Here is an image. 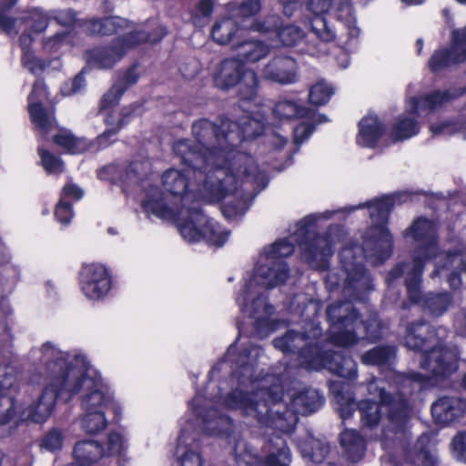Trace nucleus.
I'll return each mask as SVG.
<instances>
[{
    "label": "nucleus",
    "mask_w": 466,
    "mask_h": 466,
    "mask_svg": "<svg viewBox=\"0 0 466 466\" xmlns=\"http://www.w3.org/2000/svg\"><path fill=\"white\" fill-rule=\"evenodd\" d=\"M174 152L181 157L184 167L169 168L161 177L162 185L173 200L164 197L157 187L145 181L142 186L145 212L177 222L179 213L187 215L189 208L199 206V200L214 203L228 198L232 200L222 207L228 218L241 216L248 209L251 197L238 189V177L230 173V170H239L242 164L248 165L246 168H252L248 157L235 159L223 150L208 151L197 139L194 147L187 139L176 142Z\"/></svg>",
    "instance_id": "nucleus-1"
},
{
    "label": "nucleus",
    "mask_w": 466,
    "mask_h": 466,
    "mask_svg": "<svg viewBox=\"0 0 466 466\" xmlns=\"http://www.w3.org/2000/svg\"><path fill=\"white\" fill-rule=\"evenodd\" d=\"M392 206V198L387 196L343 208V211L353 212L358 208H368L371 226L363 237L362 247L350 242L344 244L339 252L340 271L328 274L325 280L327 289L335 290L341 288L345 296L360 299L372 288L371 279L363 269L361 261L365 257L371 264L377 265L390 258L392 236L386 224Z\"/></svg>",
    "instance_id": "nucleus-2"
},
{
    "label": "nucleus",
    "mask_w": 466,
    "mask_h": 466,
    "mask_svg": "<svg viewBox=\"0 0 466 466\" xmlns=\"http://www.w3.org/2000/svg\"><path fill=\"white\" fill-rule=\"evenodd\" d=\"M246 366H253V374L247 373L249 403L244 401H228L227 405L240 408L247 416L258 419L268 423L266 417L270 419L281 432L290 433L297 421V414L308 415L321 407L323 398L318 390H307L291 400L293 410L288 409L282 400L284 375H263L258 368V359L262 354L260 348L249 345L245 348Z\"/></svg>",
    "instance_id": "nucleus-3"
},
{
    "label": "nucleus",
    "mask_w": 466,
    "mask_h": 466,
    "mask_svg": "<svg viewBox=\"0 0 466 466\" xmlns=\"http://www.w3.org/2000/svg\"><path fill=\"white\" fill-rule=\"evenodd\" d=\"M246 350L244 349L237 354V343L229 346L225 359L218 362L212 370L210 376L215 379L221 372L231 371L229 384L230 391L225 397L222 393L209 394L208 397L201 393H197L190 402L192 414L181 421V429L187 426L189 432L199 439L200 433L209 437H225L228 446L231 445L232 438L235 435L230 434L231 420L218 406L227 410H239L243 414L246 413L240 408H233L227 405L230 401H244L249 403L247 373L253 374V366H246ZM182 430H180L181 431Z\"/></svg>",
    "instance_id": "nucleus-4"
},
{
    "label": "nucleus",
    "mask_w": 466,
    "mask_h": 466,
    "mask_svg": "<svg viewBox=\"0 0 466 466\" xmlns=\"http://www.w3.org/2000/svg\"><path fill=\"white\" fill-rule=\"evenodd\" d=\"M294 244L280 239L266 247L259 255L254 269L244 276V283L236 295V302L244 316L251 319L259 337L268 336L277 329L274 309L267 302L263 290L284 283L288 268L282 258L291 255Z\"/></svg>",
    "instance_id": "nucleus-5"
},
{
    "label": "nucleus",
    "mask_w": 466,
    "mask_h": 466,
    "mask_svg": "<svg viewBox=\"0 0 466 466\" xmlns=\"http://www.w3.org/2000/svg\"><path fill=\"white\" fill-rule=\"evenodd\" d=\"M265 112L258 109L251 114L242 116L238 123L230 120H222L219 127L212 122L202 119L196 122L192 127V132L204 147L211 152L223 150L230 154L235 159L240 157H248L252 163V168H246L248 165L242 164L239 170H230L234 177H238V189L244 183L251 184L255 188L261 190L268 182V177L263 170H260L255 159L248 154L238 149V145L245 140L254 139L263 134Z\"/></svg>",
    "instance_id": "nucleus-6"
},
{
    "label": "nucleus",
    "mask_w": 466,
    "mask_h": 466,
    "mask_svg": "<svg viewBox=\"0 0 466 466\" xmlns=\"http://www.w3.org/2000/svg\"><path fill=\"white\" fill-rule=\"evenodd\" d=\"M62 360H56L59 368L62 400L70 401L81 395L83 410L105 411L112 401V390L101 373L94 368L86 356L75 350L64 351Z\"/></svg>",
    "instance_id": "nucleus-7"
},
{
    "label": "nucleus",
    "mask_w": 466,
    "mask_h": 466,
    "mask_svg": "<svg viewBox=\"0 0 466 466\" xmlns=\"http://www.w3.org/2000/svg\"><path fill=\"white\" fill-rule=\"evenodd\" d=\"M437 339L434 332L425 322L409 326L405 336L406 346L412 350H420L424 355L421 368L424 374L412 373L404 378L401 382L400 395H405L406 389L420 391L431 386L438 385L440 380L453 373L458 369V352L456 350H447L434 347Z\"/></svg>",
    "instance_id": "nucleus-8"
},
{
    "label": "nucleus",
    "mask_w": 466,
    "mask_h": 466,
    "mask_svg": "<svg viewBox=\"0 0 466 466\" xmlns=\"http://www.w3.org/2000/svg\"><path fill=\"white\" fill-rule=\"evenodd\" d=\"M405 238H411L417 243V250L412 263L399 265L390 272L392 279L412 271L422 273L424 262L434 255L436 269L433 277L447 278L451 287L454 289L461 285L459 272L462 268L466 271L463 257L461 252L436 254V228L432 221L425 218L417 219L406 231Z\"/></svg>",
    "instance_id": "nucleus-9"
},
{
    "label": "nucleus",
    "mask_w": 466,
    "mask_h": 466,
    "mask_svg": "<svg viewBox=\"0 0 466 466\" xmlns=\"http://www.w3.org/2000/svg\"><path fill=\"white\" fill-rule=\"evenodd\" d=\"M309 325V333L295 334L290 330L283 337L274 339L275 348L284 353L297 352L299 364L306 369L315 370L327 369L342 378H355L357 365L351 358L338 352L321 354L317 347L308 342V339H316L321 334L318 324L311 322Z\"/></svg>",
    "instance_id": "nucleus-10"
},
{
    "label": "nucleus",
    "mask_w": 466,
    "mask_h": 466,
    "mask_svg": "<svg viewBox=\"0 0 466 466\" xmlns=\"http://www.w3.org/2000/svg\"><path fill=\"white\" fill-rule=\"evenodd\" d=\"M64 356V350L51 342H46L39 349L31 351L32 359L40 364L39 373L45 387L37 401L32 402L20 411L21 421L45 422L54 410L56 400H62L59 374L61 368L56 360H62Z\"/></svg>",
    "instance_id": "nucleus-11"
},
{
    "label": "nucleus",
    "mask_w": 466,
    "mask_h": 466,
    "mask_svg": "<svg viewBox=\"0 0 466 466\" xmlns=\"http://www.w3.org/2000/svg\"><path fill=\"white\" fill-rule=\"evenodd\" d=\"M368 398L359 402L362 427L375 429L387 413V419L395 430L400 429L409 415L407 400L398 396L393 398L385 388V382L373 379L367 384Z\"/></svg>",
    "instance_id": "nucleus-12"
},
{
    "label": "nucleus",
    "mask_w": 466,
    "mask_h": 466,
    "mask_svg": "<svg viewBox=\"0 0 466 466\" xmlns=\"http://www.w3.org/2000/svg\"><path fill=\"white\" fill-rule=\"evenodd\" d=\"M330 323L329 339L337 346L349 347L366 335L370 340L380 336V324L376 315H372L368 323L359 319L351 302L345 301L330 305L327 309Z\"/></svg>",
    "instance_id": "nucleus-13"
},
{
    "label": "nucleus",
    "mask_w": 466,
    "mask_h": 466,
    "mask_svg": "<svg viewBox=\"0 0 466 466\" xmlns=\"http://www.w3.org/2000/svg\"><path fill=\"white\" fill-rule=\"evenodd\" d=\"M262 427L266 428L267 435H268V442L266 446L268 455L262 459L250 448L248 447L247 443L237 438L233 439L231 445L229 446V453L234 454L235 459L238 462H243L247 466H289L291 462V453L287 446V441L281 434L279 429L275 425H272V420L266 417L268 421H261L256 419Z\"/></svg>",
    "instance_id": "nucleus-14"
},
{
    "label": "nucleus",
    "mask_w": 466,
    "mask_h": 466,
    "mask_svg": "<svg viewBox=\"0 0 466 466\" xmlns=\"http://www.w3.org/2000/svg\"><path fill=\"white\" fill-rule=\"evenodd\" d=\"M306 6L315 15L311 22L312 33L321 41L329 42L335 37L334 31L328 25L323 16L331 11H334L336 18L344 24L350 38H356L360 35L350 3L341 2V0H306Z\"/></svg>",
    "instance_id": "nucleus-15"
},
{
    "label": "nucleus",
    "mask_w": 466,
    "mask_h": 466,
    "mask_svg": "<svg viewBox=\"0 0 466 466\" xmlns=\"http://www.w3.org/2000/svg\"><path fill=\"white\" fill-rule=\"evenodd\" d=\"M457 96L454 92L444 90L435 91L419 97H410L408 100L407 112L400 115L392 127V138L404 140L417 135L420 126L416 116L441 108Z\"/></svg>",
    "instance_id": "nucleus-16"
},
{
    "label": "nucleus",
    "mask_w": 466,
    "mask_h": 466,
    "mask_svg": "<svg viewBox=\"0 0 466 466\" xmlns=\"http://www.w3.org/2000/svg\"><path fill=\"white\" fill-rule=\"evenodd\" d=\"M176 224L183 238L189 243L204 240L209 245L221 247L229 237V231L206 216L200 206L189 208L187 215L180 212Z\"/></svg>",
    "instance_id": "nucleus-17"
},
{
    "label": "nucleus",
    "mask_w": 466,
    "mask_h": 466,
    "mask_svg": "<svg viewBox=\"0 0 466 466\" xmlns=\"http://www.w3.org/2000/svg\"><path fill=\"white\" fill-rule=\"evenodd\" d=\"M215 85L221 89L238 86L239 96L244 101L256 98L258 77L255 70L247 67L236 56L222 60L214 73Z\"/></svg>",
    "instance_id": "nucleus-18"
},
{
    "label": "nucleus",
    "mask_w": 466,
    "mask_h": 466,
    "mask_svg": "<svg viewBox=\"0 0 466 466\" xmlns=\"http://www.w3.org/2000/svg\"><path fill=\"white\" fill-rule=\"evenodd\" d=\"M166 35L163 26L157 27L155 35H143L140 38L127 40V35L116 36L106 45L86 53V61L99 68H110L119 62L129 51L146 42H157Z\"/></svg>",
    "instance_id": "nucleus-19"
},
{
    "label": "nucleus",
    "mask_w": 466,
    "mask_h": 466,
    "mask_svg": "<svg viewBox=\"0 0 466 466\" xmlns=\"http://www.w3.org/2000/svg\"><path fill=\"white\" fill-rule=\"evenodd\" d=\"M343 237V229L331 227L326 236H319L311 240L299 242L303 258L312 267L323 269L327 267L329 258L333 254L337 241Z\"/></svg>",
    "instance_id": "nucleus-20"
},
{
    "label": "nucleus",
    "mask_w": 466,
    "mask_h": 466,
    "mask_svg": "<svg viewBox=\"0 0 466 466\" xmlns=\"http://www.w3.org/2000/svg\"><path fill=\"white\" fill-rule=\"evenodd\" d=\"M123 93L124 88L122 85L116 84L104 95L101 100V109L105 114V121L107 129L96 138V143L100 148L106 147L115 141L117 130L127 122L126 115L123 116L117 108H111L117 103Z\"/></svg>",
    "instance_id": "nucleus-21"
},
{
    "label": "nucleus",
    "mask_w": 466,
    "mask_h": 466,
    "mask_svg": "<svg viewBox=\"0 0 466 466\" xmlns=\"http://www.w3.org/2000/svg\"><path fill=\"white\" fill-rule=\"evenodd\" d=\"M82 293L91 300L106 297L112 287V279L107 268L98 263L84 265L79 274Z\"/></svg>",
    "instance_id": "nucleus-22"
},
{
    "label": "nucleus",
    "mask_w": 466,
    "mask_h": 466,
    "mask_svg": "<svg viewBox=\"0 0 466 466\" xmlns=\"http://www.w3.org/2000/svg\"><path fill=\"white\" fill-rule=\"evenodd\" d=\"M404 274L407 275L405 283L409 298L412 302L420 304L433 316H440L448 309L451 298L447 293L437 295L429 293L423 297L420 296V281L422 273L416 274V271H412Z\"/></svg>",
    "instance_id": "nucleus-23"
},
{
    "label": "nucleus",
    "mask_w": 466,
    "mask_h": 466,
    "mask_svg": "<svg viewBox=\"0 0 466 466\" xmlns=\"http://www.w3.org/2000/svg\"><path fill=\"white\" fill-rule=\"evenodd\" d=\"M466 61V26L452 30L450 48L436 51L429 60L431 71Z\"/></svg>",
    "instance_id": "nucleus-24"
},
{
    "label": "nucleus",
    "mask_w": 466,
    "mask_h": 466,
    "mask_svg": "<svg viewBox=\"0 0 466 466\" xmlns=\"http://www.w3.org/2000/svg\"><path fill=\"white\" fill-rule=\"evenodd\" d=\"M46 97L47 92L45 84L37 80L28 96V111L31 121L43 135H46L56 128L53 112L47 111L42 106Z\"/></svg>",
    "instance_id": "nucleus-25"
},
{
    "label": "nucleus",
    "mask_w": 466,
    "mask_h": 466,
    "mask_svg": "<svg viewBox=\"0 0 466 466\" xmlns=\"http://www.w3.org/2000/svg\"><path fill=\"white\" fill-rule=\"evenodd\" d=\"M173 466H205V459L201 452L200 441L189 429L183 427L175 449Z\"/></svg>",
    "instance_id": "nucleus-26"
},
{
    "label": "nucleus",
    "mask_w": 466,
    "mask_h": 466,
    "mask_svg": "<svg viewBox=\"0 0 466 466\" xmlns=\"http://www.w3.org/2000/svg\"><path fill=\"white\" fill-rule=\"evenodd\" d=\"M15 376L13 368L0 367V424L21 421L20 412L16 411L15 401L11 396Z\"/></svg>",
    "instance_id": "nucleus-27"
},
{
    "label": "nucleus",
    "mask_w": 466,
    "mask_h": 466,
    "mask_svg": "<svg viewBox=\"0 0 466 466\" xmlns=\"http://www.w3.org/2000/svg\"><path fill=\"white\" fill-rule=\"evenodd\" d=\"M264 78L281 85H290L299 81L298 64L290 56H276L262 69Z\"/></svg>",
    "instance_id": "nucleus-28"
},
{
    "label": "nucleus",
    "mask_w": 466,
    "mask_h": 466,
    "mask_svg": "<svg viewBox=\"0 0 466 466\" xmlns=\"http://www.w3.org/2000/svg\"><path fill=\"white\" fill-rule=\"evenodd\" d=\"M85 26L90 34H116V36L127 35V40L140 38L143 35H148L144 31L134 29L127 20L121 17H107L103 20L94 18L87 21Z\"/></svg>",
    "instance_id": "nucleus-29"
},
{
    "label": "nucleus",
    "mask_w": 466,
    "mask_h": 466,
    "mask_svg": "<svg viewBox=\"0 0 466 466\" xmlns=\"http://www.w3.org/2000/svg\"><path fill=\"white\" fill-rule=\"evenodd\" d=\"M253 31L268 33L276 31L279 42L286 46H296L303 37V31L295 25H286L279 27V17L270 16L265 21H257L252 26Z\"/></svg>",
    "instance_id": "nucleus-30"
},
{
    "label": "nucleus",
    "mask_w": 466,
    "mask_h": 466,
    "mask_svg": "<svg viewBox=\"0 0 466 466\" xmlns=\"http://www.w3.org/2000/svg\"><path fill=\"white\" fill-rule=\"evenodd\" d=\"M386 132V126L376 115L363 116L358 124L356 143L361 147H375Z\"/></svg>",
    "instance_id": "nucleus-31"
},
{
    "label": "nucleus",
    "mask_w": 466,
    "mask_h": 466,
    "mask_svg": "<svg viewBox=\"0 0 466 466\" xmlns=\"http://www.w3.org/2000/svg\"><path fill=\"white\" fill-rule=\"evenodd\" d=\"M236 19L230 15V16L218 19L214 24L211 35L215 42L219 45H227L240 36L244 30L250 29L253 31L252 26L256 22H252L248 25L239 26Z\"/></svg>",
    "instance_id": "nucleus-32"
},
{
    "label": "nucleus",
    "mask_w": 466,
    "mask_h": 466,
    "mask_svg": "<svg viewBox=\"0 0 466 466\" xmlns=\"http://www.w3.org/2000/svg\"><path fill=\"white\" fill-rule=\"evenodd\" d=\"M464 402L457 398H441L431 406V413L438 423L447 424L464 412Z\"/></svg>",
    "instance_id": "nucleus-33"
},
{
    "label": "nucleus",
    "mask_w": 466,
    "mask_h": 466,
    "mask_svg": "<svg viewBox=\"0 0 466 466\" xmlns=\"http://www.w3.org/2000/svg\"><path fill=\"white\" fill-rule=\"evenodd\" d=\"M103 457V445L98 441H81L76 443L74 448L75 461L66 466H96Z\"/></svg>",
    "instance_id": "nucleus-34"
},
{
    "label": "nucleus",
    "mask_w": 466,
    "mask_h": 466,
    "mask_svg": "<svg viewBox=\"0 0 466 466\" xmlns=\"http://www.w3.org/2000/svg\"><path fill=\"white\" fill-rule=\"evenodd\" d=\"M236 57L241 63H257L270 51L269 46L260 40H244L233 45Z\"/></svg>",
    "instance_id": "nucleus-35"
},
{
    "label": "nucleus",
    "mask_w": 466,
    "mask_h": 466,
    "mask_svg": "<svg viewBox=\"0 0 466 466\" xmlns=\"http://www.w3.org/2000/svg\"><path fill=\"white\" fill-rule=\"evenodd\" d=\"M129 447V434L124 429L111 431L103 446L104 457H116L125 460Z\"/></svg>",
    "instance_id": "nucleus-36"
},
{
    "label": "nucleus",
    "mask_w": 466,
    "mask_h": 466,
    "mask_svg": "<svg viewBox=\"0 0 466 466\" xmlns=\"http://www.w3.org/2000/svg\"><path fill=\"white\" fill-rule=\"evenodd\" d=\"M298 448L304 459L312 463H321L329 452V445L311 435L298 443Z\"/></svg>",
    "instance_id": "nucleus-37"
},
{
    "label": "nucleus",
    "mask_w": 466,
    "mask_h": 466,
    "mask_svg": "<svg viewBox=\"0 0 466 466\" xmlns=\"http://www.w3.org/2000/svg\"><path fill=\"white\" fill-rule=\"evenodd\" d=\"M340 445L350 460H360L365 452V441L356 430H345L340 434Z\"/></svg>",
    "instance_id": "nucleus-38"
},
{
    "label": "nucleus",
    "mask_w": 466,
    "mask_h": 466,
    "mask_svg": "<svg viewBox=\"0 0 466 466\" xmlns=\"http://www.w3.org/2000/svg\"><path fill=\"white\" fill-rule=\"evenodd\" d=\"M83 411L84 415L80 420V427L86 434H98L106 429L108 420L105 411Z\"/></svg>",
    "instance_id": "nucleus-39"
},
{
    "label": "nucleus",
    "mask_w": 466,
    "mask_h": 466,
    "mask_svg": "<svg viewBox=\"0 0 466 466\" xmlns=\"http://www.w3.org/2000/svg\"><path fill=\"white\" fill-rule=\"evenodd\" d=\"M54 142L70 154H80L89 147L86 140L74 137L68 130H62L56 135Z\"/></svg>",
    "instance_id": "nucleus-40"
},
{
    "label": "nucleus",
    "mask_w": 466,
    "mask_h": 466,
    "mask_svg": "<svg viewBox=\"0 0 466 466\" xmlns=\"http://www.w3.org/2000/svg\"><path fill=\"white\" fill-rule=\"evenodd\" d=\"M308 114V110L300 106L296 101L282 99L274 106L273 115L279 120H288L293 117H302Z\"/></svg>",
    "instance_id": "nucleus-41"
},
{
    "label": "nucleus",
    "mask_w": 466,
    "mask_h": 466,
    "mask_svg": "<svg viewBox=\"0 0 466 466\" xmlns=\"http://www.w3.org/2000/svg\"><path fill=\"white\" fill-rule=\"evenodd\" d=\"M261 8L259 0H244L240 4L231 2L228 5L227 10L232 16L238 18H248L257 15Z\"/></svg>",
    "instance_id": "nucleus-42"
},
{
    "label": "nucleus",
    "mask_w": 466,
    "mask_h": 466,
    "mask_svg": "<svg viewBox=\"0 0 466 466\" xmlns=\"http://www.w3.org/2000/svg\"><path fill=\"white\" fill-rule=\"evenodd\" d=\"M31 43V35L24 34L20 36V46L23 49L22 62L24 66L26 67L30 72L33 74H37L43 70L44 64L27 49Z\"/></svg>",
    "instance_id": "nucleus-43"
},
{
    "label": "nucleus",
    "mask_w": 466,
    "mask_h": 466,
    "mask_svg": "<svg viewBox=\"0 0 466 466\" xmlns=\"http://www.w3.org/2000/svg\"><path fill=\"white\" fill-rule=\"evenodd\" d=\"M334 94V87L325 80L316 82L309 89V101L316 106L326 104Z\"/></svg>",
    "instance_id": "nucleus-44"
},
{
    "label": "nucleus",
    "mask_w": 466,
    "mask_h": 466,
    "mask_svg": "<svg viewBox=\"0 0 466 466\" xmlns=\"http://www.w3.org/2000/svg\"><path fill=\"white\" fill-rule=\"evenodd\" d=\"M395 354L391 347H377L364 353L361 361L366 365H380L388 361Z\"/></svg>",
    "instance_id": "nucleus-45"
},
{
    "label": "nucleus",
    "mask_w": 466,
    "mask_h": 466,
    "mask_svg": "<svg viewBox=\"0 0 466 466\" xmlns=\"http://www.w3.org/2000/svg\"><path fill=\"white\" fill-rule=\"evenodd\" d=\"M430 130L433 136H450L455 133H461L463 138H466V127L464 124L443 121L431 125Z\"/></svg>",
    "instance_id": "nucleus-46"
},
{
    "label": "nucleus",
    "mask_w": 466,
    "mask_h": 466,
    "mask_svg": "<svg viewBox=\"0 0 466 466\" xmlns=\"http://www.w3.org/2000/svg\"><path fill=\"white\" fill-rule=\"evenodd\" d=\"M38 154L41 158V164L47 173L58 174L63 171V163L57 157L42 147H39Z\"/></svg>",
    "instance_id": "nucleus-47"
},
{
    "label": "nucleus",
    "mask_w": 466,
    "mask_h": 466,
    "mask_svg": "<svg viewBox=\"0 0 466 466\" xmlns=\"http://www.w3.org/2000/svg\"><path fill=\"white\" fill-rule=\"evenodd\" d=\"M335 398L341 419L344 420L350 418L356 409L353 396L351 394L344 395L343 393H338Z\"/></svg>",
    "instance_id": "nucleus-48"
},
{
    "label": "nucleus",
    "mask_w": 466,
    "mask_h": 466,
    "mask_svg": "<svg viewBox=\"0 0 466 466\" xmlns=\"http://www.w3.org/2000/svg\"><path fill=\"white\" fill-rule=\"evenodd\" d=\"M64 435L58 429H53L43 438L42 447L49 451H56L62 448Z\"/></svg>",
    "instance_id": "nucleus-49"
},
{
    "label": "nucleus",
    "mask_w": 466,
    "mask_h": 466,
    "mask_svg": "<svg viewBox=\"0 0 466 466\" xmlns=\"http://www.w3.org/2000/svg\"><path fill=\"white\" fill-rule=\"evenodd\" d=\"M215 0H200L195 12L193 21L196 25H201L202 19L209 17L214 10Z\"/></svg>",
    "instance_id": "nucleus-50"
},
{
    "label": "nucleus",
    "mask_w": 466,
    "mask_h": 466,
    "mask_svg": "<svg viewBox=\"0 0 466 466\" xmlns=\"http://www.w3.org/2000/svg\"><path fill=\"white\" fill-rule=\"evenodd\" d=\"M55 217L61 224L68 225L74 217L71 204L60 198L55 209Z\"/></svg>",
    "instance_id": "nucleus-51"
},
{
    "label": "nucleus",
    "mask_w": 466,
    "mask_h": 466,
    "mask_svg": "<svg viewBox=\"0 0 466 466\" xmlns=\"http://www.w3.org/2000/svg\"><path fill=\"white\" fill-rule=\"evenodd\" d=\"M337 212L338 211L326 210L321 213H315L306 217L302 221L303 227L299 228L300 235L308 232L309 228L317 225L320 220L329 219Z\"/></svg>",
    "instance_id": "nucleus-52"
},
{
    "label": "nucleus",
    "mask_w": 466,
    "mask_h": 466,
    "mask_svg": "<svg viewBox=\"0 0 466 466\" xmlns=\"http://www.w3.org/2000/svg\"><path fill=\"white\" fill-rule=\"evenodd\" d=\"M73 42V35L71 33H58L52 38H49L45 46L46 48H49L50 50H58L62 46H69L72 45Z\"/></svg>",
    "instance_id": "nucleus-53"
},
{
    "label": "nucleus",
    "mask_w": 466,
    "mask_h": 466,
    "mask_svg": "<svg viewBox=\"0 0 466 466\" xmlns=\"http://www.w3.org/2000/svg\"><path fill=\"white\" fill-rule=\"evenodd\" d=\"M85 86V78L78 75L73 80L65 83L61 87V94L64 96L75 95L82 90Z\"/></svg>",
    "instance_id": "nucleus-54"
},
{
    "label": "nucleus",
    "mask_w": 466,
    "mask_h": 466,
    "mask_svg": "<svg viewBox=\"0 0 466 466\" xmlns=\"http://www.w3.org/2000/svg\"><path fill=\"white\" fill-rule=\"evenodd\" d=\"M451 449L454 457L466 461V433H460L453 438Z\"/></svg>",
    "instance_id": "nucleus-55"
},
{
    "label": "nucleus",
    "mask_w": 466,
    "mask_h": 466,
    "mask_svg": "<svg viewBox=\"0 0 466 466\" xmlns=\"http://www.w3.org/2000/svg\"><path fill=\"white\" fill-rule=\"evenodd\" d=\"M30 19L33 21V29L35 32L40 33L47 26V15L38 9H35L31 12Z\"/></svg>",
    "instance_id": "nucleus-56"
},
{
    "label": "nucleus",
    "mask_w": 466,
    "mask_h": 466,
    "mask_svg": "<svg viewBox=\"0 0 466 466\" xmlns=\"http://www.w3.org/2000/svg\"><path fill=\"white\" fill-rule=\"evenodd\" d=\"M84 196V191L78 186L73 183H67L64 186L60 198L64 200L75 199L78 200Z\"/></svg>",
    "instance_id": "nucleus-57"
},
{
    "label": "nucleus",
    "mask_w": 466,
    "mask_h": 466,
    "mask_svg": "<svg viewBox=\"0 0 466 466\" xmlns=\"http://www.w3.org/2000/svg\"><path fill=\"white\" fill-rule=\"evenodd\" d=\"M314 128L310 123L301 122L294 128V140L297 144L305 141L313 132Z\"/></svg>",
    "instance_id": "nucleus-58"
},
{
    "label": "nucleus",
    "mask_w": 466,
    "mask_h": 466,
    "mask_svg": "<svg viewBox=\"0 0 466 466\" xmlns=\"http://www.w3.org/2000/svg\"><path fill=\"white\" fill-rule=\"evenodd\" d=\"M151 169V164L149 161H144L141 163H133L129 167V172L133 173L135 177H138L142 178V177L147 176V173Z\"/></svg>",
    "instance_id": "nucleus-59"
},
{
    "label": "nucleus",
    "mask_w": 466,
    "mask_h": 466,
    "mask_svg": "<svg viewBox=\"0 0 466 466\" xmlns=\"http://www.w3.org/2000/svg\"><path fill=\"white\" fill-rule=\"evenodd\" d=\"M107 408H110L116 420H120L122 419L124 406L121 401L116 400L112 391V401L108 402Z\"/></svg>",
    "instance_id": "nucleus-60"
},
{
    "label": "nucleus",
    "mask_w": 466,
    "mask_h": 466,
    "mask_svg": "<svg viewBox=\"0 0 466 466\" xmlns=\"http://www.w3.org/2000/svg\"><path fill=\"white\" fill-rule=\"evenodd\" d=\"M15 20L5 15V11L0 7V27L8 34L13 32Z\"/></svg>",
    "instance_id": "nucleus-61"
},
{
    "label": "nucleus",
    "mask_w": 466,
    "mask_h": 466,
    "mask_svg": "<svg viewBox=\"0 0 466 466\" xmlns=\"http://www.w3.org/2000/svg\"><path fill=\"white\" fill-rule=\"evenodd\" d=\"M279 2L287 16H291L299 6V0H279Z\"/></svg>",
    "instance_id": "nucleus-62"
},
{
    "label": "nucleus",
    "mask_w": 466,
    "mask_h": 466,
    "mask_svg": "<svg viewBox=\"0 0 466 466\" xmlns=\"http://www.w3.org/2000/svg\"><path fill=\"white\" fill-rule=\"evenodd\" d=\"M58 21L64 25H71L76 21V14L68 10L61 13L58 17Z\"/></svg>",
    "instance_id": "nucleus-63"
},
{
    "label": "nucleus",
    "mask_w": 466,
    "mask_h": 466,
    "mask_svg": "<svg viewBox=\"0 0 466 466\" xmlns=\"http://www.w3.org/2000/svg\"><path fill=\"white\" fill-rule=\"evenodd\" d=\"M115 169L114 166H108L100 170L98 177L100 179H108L107 174L111 173Z\"/></svg>",
    "instance_id": "nucleus-64"
}]
</instances>
